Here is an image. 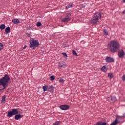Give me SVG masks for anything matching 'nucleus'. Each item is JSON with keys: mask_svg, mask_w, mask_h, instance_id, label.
<instances>
[{"mask_svg": "<svg viewBox=\"0 0 125 125\" xmlns=\"http://www.w3.org/2000/svg\"><path fill=\"white\" fill-rule=\"evenodd\" d=\"M9 82H10V78L7 74H5L4 77L0 79V91L7 87Z\"/></svg>", "mask_w": 125, "mask_h": 125, "instance_id": "obj_1", "label": "nucleus"}, {"mask_svg": "<svg viewBox=\"0 0 125 125\" xmlns=\"http://www.w3.org/2000/svg\"><path fill=\"white\" fill-rule=\"evenodd\" d=\"M17 114H18V110L17 109L13 108L12 110L8 111L7 116L8 118H11L12 116H15V119L18 121V120H20V119L23 117V115Z\"/></svg>", "mask_w": 125, "mask_h": 125, "instance_id": "obj_2", "label": "nucleus"}, {"mask_svg": "<svg viewBox=\"0 0 125 125\" xmlns=\"http://www.w3.org/2000/svg\"><path fill=\"white\" fill-rule=\"evenodd\" d=\"M99 19H101V13L100 12H96L91 19L90 22L93 26H96L99 23Z\"/></svg>", "mask_w": 125, "mask_h": 125, "instance_id": "obj_3", "label": "nucleus"}, {"mask_svg": "<svg viewBox=\"0 0 125 125\" xmlns=\"http://www.w3.org/2000/svg\"><path fill=\"white\" fill-rule=\"evenodd\" d=\"M120 47L119 43L118 42L112 41L110 42V50L112 52H116Z\"/></svg>", "mask_w": 125, "mask_h": 125, "instance_id": "obj_4", "label": "nucleus"}, {"mask_svg": "<svg viewBox=\"0 0 125 125\" xmlns=\"http://www.w3.org/2000/svg\"><path fill=\"white\" fill-rule=\"evenodd\" d=\"M40 45V43L38 40L32 39L30 41V47L32 49H35Z\"/></svg>", "mask_w": 125, "mask_h": 125, "instance_id": "obj_5", "label": "nucleus"}, {"mask_svg": "<svg viewBox=\"0 0 125 125\" xmlns=\"http://www.w3.org/2000/svg\"><path fill=\"white\" fill-rule=\"evenodd\" d=\"M71 13H66L65 17L62 20V22H68V21H70L71 20Z\"/></svg>", "mask_w": 125, "mask_h": 125, "instance_id": "obj_6", "label": "nucleus"}, {"mask_svg": "<svg viewBox=\"0 0 125 125\" xmlns=\"http://www.w3.org/2000/svg\"><path fill=\"white\" fill-rule=\"evenodd\" d=\"M60 108L61 109V110L64 111L68 110V109L70 108V106L67 104H62L60 106Z\"/></svg>", "mask_w": 125, "mask_h": 125, "instance_id": "obj_7", "label": "nucleus"}, {"mask_svg": "<svg viewBox=\"0 0 125 125\" xmlns=\"http://www.w3.org/2000/svg\"><path fill=\"white\" fill-rule=\"evenodd\" d=\"M118 56L120 58H124L125 56V52H124V50H119L118 51Z\"/></svg>", "mask_w": 125, "mask_h": 125, "instance_id": "obj_8", "label": "nucleus"}, {"mask_svg": "<svg viewBox=\"0 0 125 125\" xmlns=\"http://www.w3.org/2000/svg\"><path fill=\"white\" fill-rule=\"evenodd\" d=\"M59 66L61 67V68H66L67 65H66L65 62L62 61L59 62Z\"/></svg>", "mask_w": 125, "mask_h": 125, "instance_id": "obj_9", "label": "nucleus"}, {"mask_svg": "<svg viewBox=\"0 0 125 125\" xmlns=\"http://www.w3.org/2000/svg\"><path fill=\"white\" fill-rule=\"evenodd\" d=\"M12 22L14 24H19L20 23V21L18 19H14L12 20Z\"/></svg>", "mask_w": 125, "mask_h": 125, "instance_id": "obj_10", "label": "nucleus"}, {"mask_svg": "<svg viewBox=\"0 0 125 125\" xmlns=\"http://www.w3.org/2000/svg\"><path fill=\"white\" fill-rule=\"evenodd\" d=\"M101 70L103 72H107V70H108V67L106 65H104L101 68Z\"/></svg>", "mask_w": 125, "mask_h": 125, "instance_id": "obj_11", "label": "nucleus"}, {"mask_svg": "<svg viewBox=\"0 0 125 125\" xmlns=\"http://www.w3.org/2000/svg\"><path fill=\"white\" fill-rule=\"evenodd\" d=\"M5 34H8L9 33H10V27L9 26H8L5 29Z\"/></svg>", "mask_w": 125, "mask_h": 125, "instance_id": "obj_12", "label": "nucleus"}, {"mask_svg": "<svg viewBox=\"0 0 125 125\" xmlns=\"http://www.w3.org/2000/svg\"><path fill=\"white\" fill-rule=\"evenodd\" d=\"M47 88H48V85H44L42 86L43 91H46L47 90Z\"/></svg>", "mask_w": 125, "mask_h": 125, "instance_id": "obj_13", "label": "nucleus"}, {"mask_svg": "<svg viewBox=\"0 0 125 125\" xmlns=\"http://www.w3.org/2000/svg\"><path fill=\"white\" fill-rule=\"evenodd\" d=\"M95 125H106V123L105 122H97Z\"/></svg>", "mask_w": 125, "mask_h": 125, "instance_id": "obj_14", "label": "nucleus"}, {"mask_svg": "<svg viewBox=\"0 0 125 125\" xmlns=\"http://www.w3.org/2000/svg\"><path fill=\"white\" fill-rule=\"evenodd\" d=\"M119 122H118L117 119L114 121V122H113V123H112V124L110 125H117L118 124Z\"/></svg>", "mask_w": 125, "mask_h": 125, "instance_id": "obj_15", "label": "nucleus"}, {"mask_svg": "<svg viewBox=\"0 0 125 125\" xmlns=\"http://www.w3.org/2000/svg\"><path fill=\"white\" fill-rule=\"evenodd\" d=\"M49 91H53L54 90V87L53 86L51 85L49 87Z\"/></svg>", "mask_w": 125, "mask_h": 125, "instance_id": "obj_16", "label": "nucleus"}, {"mask_svg": "<svg viewBox=\"0 0 125 125\" xmlns=\"http://www.w3.org/2000/svg\"><path fill=\"white\" fill-rule=\"evenodd\" d=\"M0 29L1 31H2V30H4V29H5V25L4 24H1L0 26Z\"/></svg>", "mask_w": 125, "mask_h": 125, "instance_id": "obj_17", "label": "nucleus"}, {"mask_svg": "<svg viewBox=\"0 0 125 125\" xmlns=\"http://www.w3.org/2000/svg\"><path fill=\"white\" fill-rule=\"evenodd\" d=\"M116 119L117 120V122H118L119 120H122L123 119V116H117Z\"/></svg>", "mask_w": 125, "mask_h": 125, "instance_id": "obj_18", "label": "nucleus"}, {"mask_svg": "<svg viewBox=\"0 0 125 125\" xmlns=\"http://www.w3.org/2000/svg\"><path fill=\"white\" fill-rule=\"evenodd\" d=\"M105 61L107 63L110 62V57H106L105 58Z\"/></svg>", "mask_w": 125, "mask_h": 125, "instance_id": "obj_19", "label": "nucleus"}, {"mask_svg": "<svg viewBox=\"0 0 125 125\" xmlns=\"http://www.w3.org/2000/svg\"><path fill=\"white\" fill-rule=\"evenodd\" d=\"M73 4H70L67 5L66 6V9H68V8H70V7H73Z\"/></svg>", "mask_w": 125, "mask_h": 125, "instance_id": "obj_20", "label": "nucleus"}, {"mask_svg": "<svg viewBox=\"0 0 125 125\" xmlns=\"http://www.w3.org/2000/svg\"><path fill=\"white\" fill-rule=\"evenodd\" d=\"M103 33L105 35V36H107V35H108V31H107L105 29H104L103 30Z\"/></svg>", "mask_w": 125, "mask_h": 125, "instance_id": "obj_21", "label": "nucleus"}, {"mask_svg": "<svg viewBox=\"0 0 125 125\" xmlns=\"http://www.w3.org/2000/svg\"><path fill=\"white\" fill-rule=\"evenodd\" d=\"M37 27H41L42 26V23L41 22H38L36 24Z\"/></svg>", "mask_w": 125, "mask_h": 125, "instance_id": "obj_22", "label": "nucleus"}, {"mask_svg": "<svg viewBox=\"0 0 125 125\" xmlns=\"http://www.w3.org/2000/svg\"><path fill=\"white\" fill-rule=\"evenodd\" d=\"M116 100V98L115 96L111 97V101H112V102H115Z\"/></svg>", "mask_w": 125, "mask_h": 125, "instance_id": "obj_23", "label": "nucleus"}, {"mask_svg": "<svg viewBox=\"0 0 125 125\" xmlns=\"http://www.w3.org/2000/svg\"><path fill=\"white\" fill-rule=\"evenodd\" d=\"M72 53L74 55H75V56H78V54H77V52L75 50H73L72 51Z\"/></svg>", "mask_w": 125, "mask_h": 125, "instance_id": "obj_24", "label": "nucleus"}, {"mask_svg": "<svg viewBox=\"0 0 125 125\" xmlns=\"http://www.w3.org/2000/svg\"><path fill=\"white\" fill-rule=\"evenodd\" d=\"M59 82V83H64V80H63L62 78H60Z\"/></svg>", "mask_w": 125, "mask_h": 125, "instance_id": "obj_25", "label": "nucleus"}, {"mask_svg": "<svg viewBox=\"0 0 125 125\" xmlns=\"http://www.w3.org/2000/svg\"><path fill=\"white\" fill-rule=\"evenodd\" d=\"M6 98V96L5 95H4L2 97V101L4 102L5 101V98Z\"/></svg>", "mask_w": 125, "mask_h": 125, "instance_id": "obj_26", "label": "nucleus"}, {"mask_svg": "<svg viewBox=\"0 0 125 125\" xmlns=\"http://www.w3.org/2000/svg\"><path fill=\"white\" fill-rule=\"evenodd\" d=\"M3 44L2 43H0V50H1V49H3Z\"/></svg>", "mask_w": 125, "mask_h": 125, "instance_id": "obj_27", "label": "nucleus"}, {"mask_svg": "<svg viewBox=\"0 0 125 125\" xmlns=\"http://www.w3.org/2000/svg\"><path fill=\"white\" fill-rule=\"evenodd\" d=\"M60 122V121H56L55 123L53 124V125H59V123Z\"/></svg>", "mask_w": 125, "mask_h": 125, "instance_id": "obj_28", "label": "nucleus"}, {"mask_svg": "<svg viewBox=\"0 0 125 125\" xmlns=\"http://www.w3.org/2000/svg\"><path fill=\"white\" fill-rule=\"evenodd\" d=\"M55 79V77L53 75L50 76V81H53Z\"/></svg>", "mask_w": 125, "mask_h": 125, "instance_id": "obj_29", "label": "nucleus"}, {"mask_svg": "<svg viewBox=\"0 0 125 125\" xmlns=\"http://www.w3.org/2000/svg\"><path fill=\"white\" fill-rule=\"evenodd\" d=\"M62 56H63V57L67 58V54L66 53H62Z\"/></svg>", "mask_w": 125, "mask_h": 125, "instance_id": "obj_30", "label": "nucleus"}, {"mask_svg": "<svg viewBox=\"0 0 125 125\" xmlns=\"http://www.w3.org/2000/svg\"><path fill=\"white\" fill-rule=\"evenodd\" d=\"M122 81H125V75H123V76L122 77Z\"/></svg>", "mask_w": 125, "mask_h": 125, "instance_id": "obj_31", "label": "nucleus"}, {"mask_svg": "<svg viewBox=\"0 0 125 125\" xmlns=\"http://www.w3.org/2000/svg\"><path fill=\"white\" fill-rule=\"evenodd\" d=\"M114 59L113 58H111L110 57V63L111 62H114Z\"/></svg>", "mask_w": 125, "mask_h": 125, "instance_id": "obj_32", "label": "nucleus"}, {"mask_svg": "<svg viewBox=\"0 0 125 125\" xmlns=\"http://www.w3.org/2000/svg\"><path fill=\"white\" fill-rule=\"evenodd\" d=\"M113 77H114V76H113V74L110 73V79L112 78H113Z\"/></svg>", "mask_w": 125, "mask_h": 125, "instance_id": "obj_33", "label": "nucleus"}, {"mask_svg": "<svg viewBox=\"0 0 125 125\" xmlns=\"http://www.w3.org/2000/svg\"><path fill=\"white\" fill-rule=\"evenodd\" d=\"M122 117H123V119H124L125 118V113L123 114Z\"/></svg>", "mask_w": 125, "mask_h": 125, "instance_id": "obj_34", "label": "nucleus"}, {"mask_svg": "<svg viewBox=\"0 0 125 125\" xmlns=\"http://www.w3.org/2000/svg\"><path fill=\"white\" fill-rule=\"evenodd\" d=\"M27 37H31V35L28 33H26Z\"/></svg>", "mask_w": 125, "mask_h": 125, "instance_id": "obj_35", "label": "nucleus"}, {"mask_svg": "<svg viewBox=\"0 0 125 125\" xmlns=\"http://www.w3.org/2000/svg\"><path fill=\"white\" fill-rule=\"evenodd\" d=\"M27 47V45H24V46L23 48V49H25Z\"/></svg>", "mask_w": 125, "mask_h": 125, "instance_id": "obj_36", "label": "nucleus"}, {"mask_svg": "<svg viewBox=\"0 0 125 125\" xmlns=\"http://www.w3.org/2000/svg\"><path fill=\"white\" fill-rule=\"evenodd\" d=\"M123 14H125V10H124L123 12Z\"/></svg>", "mask_w": 125, "mask_h": 125, "instance_id": "obj_37", "label": "nucleus"}, {"mask_svg": "<svg viewBox=\"0 0 125 125\" xmlns=\"http://www.w3.org/2000/svg\"><path fill=\"white\" fill-rule=\"evenodd\" d=\"M123 2H124V3H125V0H123Z\"/></svg>", "mask_w": 125, "mask_h": 125, "instance_id": "obj_38", "label": "nucleus"}, {"mask_svg": "<svg viewBox=\"0 0 125 125\" xmlns=\"http://www.w3.org/2000/svg\"><path fill=\"white\" fill-rule=\"evenodd\" d=\"M108 77H110V73L108 74Z\"/></svg>", "mask_w": 125, "mask_h": 125, "instance_id": "obj_39", "label": "nucleus"}]
</instances>
